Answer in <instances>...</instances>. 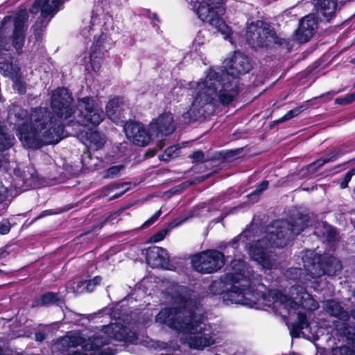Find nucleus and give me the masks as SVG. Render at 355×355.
I'll use <instances>...</instances> for the list:
<instances>
[{"label":"nucleus","instance_id":"11","mask_svg":"<svg viewBox=\"0 0 355 355\" xmlns=\"http://www.w3.org/2000/svg\"><path fill=\"white\" fill-rule=\"evenodd\" d=\"M306 222L300 218L293 219L278 227L275 232H272L271 236L276 247L282 248L288 245L290 241L306 229Z\"/></svg>","mask_w":355,"mask_h":355},{"label":"nucleus","instance_id":"13","mask_svg":"<svg viewBox=\"0 0 355 355\" xmlns=\"http://www.w3.org/2000/svg\"><path fill=\"white\" fill-rule=\"evenodd\" d=\"M149 128L155 137L172 135L176 129L173 114L170 112H163L149 123Z\"/></svg>","mask_w":355,"mask_h":355},{"label":"nucleus","instance_id":"48","mask_svg":"<svg viewBox=\"0 0 355 355\" xmlns=\"http://www.w3.org/2000/svg\"><path fill=\"white\" fill-rule=\"evenodd\" d=\"M116 349H112V347H107L103 349L101 352L97 354L94 352L91 354V355H114L115 354Z\"/></svg>","mask_w":355,"mask_h":355},{"label":"nucleus","instance_id":"64","mask_svg":"<svg viewBox=\"0 0 355 355\" xmlns=\"http://www.w3.org/2000/svg\"><path fill=\"white\" fill-rule=\"evenodd\" d=\"M119 214L117 212L111 213L109 216L106 218V220H113L115 219L117 216H119Z\"/></svg>","mask_w":355,"mask_h":355},{"label":"nucleus","instance_id":"3","mask_svg":"<svg viewBox=\"0 0 355 355\" xmlns=\"http://www.w3.org/2000/svg\"><path fill=\"white\" fill-rule=\"evenodd\" d=\"M178 306L162 309L155 315V322L175 330L193 335L191 347L203 349L216 343L211 327L204 322V316L196 313L198 302L190 297L180 295L176 299Z\"/></svg>","mask_w":355,"mask_h":355},{"label":"nucleus","instance_id":"53","mask_svg":"<svg viewBox=\"0 0 355 355\" xmlns=\"http://www.w3.org/2000/svg\"><path fill=\"white\" fill-rule=\"evenodd\" d=\"M9 248H10V245H6L0 248V259L2 258H5L8 255H9L10 252L8 251Z\"/></svg>","mask_w":355,"mask_h":355},{"label":"nucleus","instance_id":"14","mask_svg":"<svg viewBox=\"0 0 355 355\" xmlns=\"http://www.w3.org/2000/svg\"><path fill=\"white\" fill-rule=\"evenodd\" d=\"M128 137L132 139V142L139 146H146L154 137L150 129H146L143 123L138 121L127 123L124 127Z\"/></svg>","mask_w":355,"mask_h":355},{"label":"nucleus","instance_id":"45","mask_svg":"<svg viewBox=\"0 0 355 355\" xmlns=\"http://www.w3.org/2000/svg\"><path fill=\"white\" fill-rule=\"evenodd\" d=\"M337 353H338V355H355V349L343 345L340 347L338 351L335 350V354H337Z\"/></svg>","mask_w":355,"mask_h":355},{"label":"nucleus","instance_id":"37","mask_svg":"<svg viewBox=\"0 0 355 355\" xmlns=\"http://www.w3.org/2000/svg\"><path fill=\"white\" fill-rule=\"evenodd\" d=\"M13 82V84L15 87V89L17 90L18 93L20 94H24L26 92V84L23 79L22 73L11 80Z\"/></svg>","mask_w":355,"mask_h":355},{"label":"nucleus","instance_id":"4","mask_svg":"<svg viewBox=\"0 0 355 355\" xmlns=\"http://www.w3.org/2000/svg\"><path fill=\"white\" fill-rule=\"evenodd\" d=\"M34 108L31 114V122H24L17 128V135L23 146L28 149L37 150L44 146L56 144L62 140L60 137L59 128H55L45 124V127H40L36 124L33 119Z\"/></svg>","mask_w":355,"mask_h":355},{"label":"nucleus","instance_id":"10","mask_svg":"<svg viewBox=\"0 0 355 355\" xmlns=\"http://www.w3.org/2000/svg\"><path fill=\"white\" fill-rule=\"evenodd\" d=\"M275 35L270 25L262 20L250 23L246 28L245 34L247 43L252 49L264 48L268 46L267 40Z\"/></svg>","mask_w":355,"mask_h":355},{"label":"nucleus","instance_id":"56","mask_svg":"<svg viewBox=\"0 0 355 355\" xmlns=\"http://www.w3.org/2000/svg\"><path fill=\"white\" fill-rule=\"evenodd\" d=\"M6 198V189L0 182V203H2Z\"/></svg>","mask_w":355,"mask_h":355},{"label":"nucleus","instance_id":"26","mask_svg":"<svg viewBox=\"0 0 355 355\" xmlns=\"http://www.w3.org/2000/svg\"><path fill=\"white\" fill-rule=\"evenodd\" d=\"M326 311L331 315L338 318L340 320L344 319L347 313L340 306V303L334 300H329L326 302Z\"/></svg>","mask_w":355,"mask_h":355},{"label":"nucleus","instance_id":"18","mask_svg":"<svg viewBox=\"0 0 355 355\" xmlns=\"http://www.w3.org/2000/svg\"><path fill=\"white\" fill-rule=\"evenodd\" d=\"M64 303V301L62 298L60 293L47 291L38 297H35L31 306V308L47 307L53 305L62 306Z\"/></svg>","mask_w":355,"mask_h":355},{"label":"nucleus","instance_id":"59","mask_svg":"<svg viewBox=\"0 0 355 355\" xmlns=\"http://www.w3.org/2000/svg\"><path fill=\"white\" fill-rule=\"evenodd\" d=\"M227 216V213H223L221 214L217 218H214L212 220H211V223H221L224 219Z\"/></svg>","mask_w":355,"mask_h":355},{"label":"nucleus","instance_id":"39","mask_svg":"<svg viewBox=\"0 0 355 355\" xmlns=\"http://www.w3.org/2000/svg\"><path fill=\"white\" fill-rule=\"evenodd\" d=\"M168 230L167 228L162 229L153 235L149 239L150 243H157L164 239L166 234H168Z\"/></svg>","mask_w":355,"mask_h":355},{"label":"nucleus","instance_id":"40","mask_svg":"<svg viewBox=\"0 0 355 355\" xmlns=\"http://www.w3.org/2000/svg\"><path fill=\"white\" fill-rule=\"evenodd\" d=\"M123 165H116L110 166L106 171V177L107 178H114L117 177L120 175L121 171L124 169Z\"/></svg>","mask_w":355,"mask_h":355},{"label":"nucleus","instance_id":"34","mask_svg":"<svg viewBox=\"0 0 355 355\" xmlns=\"http://www.w3.org/2000/svg\"><path fill=\"white\" fill-rule=\"evenodd\" d=\"M241 237V234L237 235L236 236L234 237L228 243H225L223 244H221L219 247L220 250H222L224 252L223 253H228V251H226L227 249L229 247L232 248V253L234 254L235 250H237L239 247V242Z\"/></svg>","mask_w":355,"mask_h":355},{"label":"nucleus","instance_id":"43","mask_svg":"<svg viewBox=\"0 0 355 355\" xmlns=\"http://www.w3.org/2000/svg\"><path fill=\"white\" fill-rule=\"evenodd\" d=\"M189 157L193 159V163L202 162L205 157V154L201 150H195L193 152L191 155Z\"/></svg>","mask_w":355,"mask_h":355},{"label":"nucleus","instance_id":"21","mask_svg":"<svg viewBox=\"0 0 355 355\" xmlns=\"http://www.w3.org/2000/svg\"><path fill=\"white\" fill-rule=\"evenodd\" d=\"M12 58H11L10 60H6L0 62V71H2L3 76L9 78L10 80L21 73V68L17 64L13 63Z\"/></svg>","mask_w":355,"mask_h":355},{"label":"nucleus","instance_id":"61","mask_svg":"<svg viewBox=\"0 0 355 355\" xmlns=\"http://www.w3.org/2000/svg\"><path fill=\"white\" fill-rule=\"evenodd\" d=\"M237 150H229L227 152L225 153V155L223 156L224 158H231V157H233L234 156H236L237 155Z\"/></svg>","mask_w":355,"mask_h":355},{"label":"nucleus","instance_id":"57","mask_svg":"<svg viewBox=\"0 0 355 355\" xmlns=\"http://www.w3.org/2000/svg\"><path fill=\"white\" fill-rule=\"evenodd\" d=\"M146 16L148 18L151 19L158 21V22L160 21L157 13L151 12L150 10H146Z\"/></svg>","mask_w":355,"mask_h":355},{"label":"nucleus","instance_id":"27","mask_svg":"<svg viewBox=\"0 0 355 355\" xmlns=\"http://www.w3.org/2000/svg\"><path fill=\"white\" fill-rule=\"evenodd\" d=\"M180 146L179 145H173L166 148L162 155L159 156V159L162 161L169 162L171 159H174L179 156Z\"/></svg>","mask_w":355,"mask_h":355},{"label":"nucleus","instance_id":"36","mask_svg":"<svg viewBox=\"0 0 355 355\" xmlns=\"http://www.w3.org/2000/svg\"><path fill=\"white\" fill-rule=\"evenodd\" d=\"M254 254L257 256L256 259L261 262L264 268H270V260L266 254L263 252L262 248H256L254 251Z\"/></svg>","mask_w":355,"mask_h":355},{"label":"nucleus","instance_id":"24","mask_svg":"<svg viewBox=\"0 0 355 355\" xmlns=\"http://www.w3.org/2000/svg\"><path fill=\"white\" fill-rule=\"evenodd\" d=\"M310 322L308 321L306 314L304 312L297 313V321L293 323L291 329V335L293 337H298L300 333L306 328L309 327Z\"/></svg>","mask_w":355,"mask_h":355},{"label":"nucleus","instance_id":"9","mask_svg":"<svg viewBox=\"0 0 355 355\" xmlns=\"http://www.w3.org/2000/svg\"><path fill=\"white\" fill-rule=\"evenodd\" d=\"M224 4H219L218 7L209 4V2L196 1L193 5V10L195 11L198 18L204 22L208 23L211 26L216 28L217 31L222 34L226 33L228 26L220 17L223 15L225 8Z\"/></svg>","mask_w":355,"mask_h":355},{"label":"nucleus","instance_id":"5","mask_svg":"<svg viewBox=\"0 0 355 355\" xmlns=\"http://www.w3.org/2000/svg\"><path fill=\"white\" fill-rule=\"evenodd\" d=\"M101 334H95L82 342V347L85 351H98L102 347L109 345L110 339L125 343H132L137 339V334L130 327L120 322H111L102 327Z\"/></svg>","mask_w":355,"mask_h":355},{"label":"nucleus","instance_id":"52","mask_svg":"<svg viewBox=\"0 0 355 355\" xmlns=\"http://www.w3.org/2000/svg\"><path fill=\"white\" fill-rule=\"evenodd\" d=\"M46 338V334L42 331H38L35 333V339L37 342H42Z\"/></svg>","mask_w":355,"mask_h":355},{"label":"nucleus","instance_id":"54","mask_svg":"<svg viewBox=\"0 0 355 355\" xmlns=\"http://www.w3.org/2000/svg\"><path fill=\"white\" fill-rule=\"evenodd\" d=\"M303 298L304 297L302 296L300 302H296L294 299H291L290 306L293 309H298L300 306H304Z\"/></svg>","mask_w":355,"mask_h":355},{"label":"nucleus","instance_id":"16","mask_svg":"<svg viewBox=\"0 0 355 355\" xmlns=\"http://www.w3.org/2000/svg\"><path fill=\"white\" fill-rule=\"evenodd\" d=\"M320 20L330 21L336 15L337 0H311Z\"/></svg>","mask_w":355,"mask_h":355},{"label":"nucleus","instance_id":"62","mask_svg":"<svg viewBox=\"0 0 355 355\" xmlns=\"http://www.w3.org/2000/svg\"><path fill=\"white\" fill-rule=\"evenodd\" d=\"M345 96L347 99L349 104H351L355 101V92L348 94L345 95Z\"/></svg>","mask_w":355,"mask_h":355},{"label":"nucleus","instance_id":"22","mask_svg":"<svg viewBox=\"0 0 355 355\" xmlns=\"http://www.w3.org/2000/svg\"><path fill=\"white\" fill-rule=\"evenodd\" d=\"M230 283L225 275L223 277L212 281L209 286V291L214 295H222L223 297L227 292Z\"/></svg>","mask_w":355,"mask_h":355},{"label":"nucleus","instance_id":"20","mask_svg":"<svg viewBox=\"0 0 355 355\" xmlns=\"http://www.w3.org/2000/svg\"><path fill=\"white\" fill-rule=\"evenodd\" d=\"M243 281L245 282V297L243 301L241 302V304L251 308L254 307L258 304L260 293L254 291L250 279H243Z\"/></svg>","mask_w":355,"mask_h":355},{"label":"nucleus","instance_id":"28","mask_svg":"<svg viewBox=\"0 0 355 355\" xmlns=\"http://www.w3.org/2000/svg\"><path fill=\"white\" fill-rule=\"evenodd\" d=\"M269 187V181L264 180L256 186V189L249 193L247 197L253 200V202H258L259 196Z\"/></svg>","mask_w":355,"mask_h":355},{"label":"nucleus","instance_id":"55","mask_svg":"<svg viewBox=\"0 0 355 355\" xmlns=\"http://www.w3.org/2000/svg\"><path fill=\"white\" fill-rule=\"evenodd\" d=\"M158 150L157 148H148L144 154L146 158H151L155 156Z\"/></svg>","mask_w":355,"mask_h":355},{"label":"nucleus","instance_id":"8","mask_svg":"<svg viewBox=\"0 0 355 355\" xmlns=\"http://www.w3.org/2000/svg\"><path fill=\"white\" fill-rule=\"evenodd\" d=\"M310 259L307 264H304V267L315 277L323 275L336 276L343 268L340 261L332 255L314 254Z\"/></svg>","mask_w":355,"mask_h":355},{"label":"nucleus","instance_id":"31","mask_svg":"<svg viewBox=\"0 0 355 355\" xmlns=\"http://www.w3.org/2000/svg\"><path fill=\"white\" fill-rule=\"evenodd\" d=\"M306 105H302L297 106V107H295L294 109L288 111L282 117L275 121L274 123L275 124H278V123L288 121V120L298 116L302 112H303L304 110H306Z\"/></svg>","mask_w":355,"mask_h":355},{"label":"nucleus","instance_id":"47","mask_svg":"<svg viewBox=\"0 0 355 355\" xmlns=\"http://www.w3.org/2000/svg\"><path fill=\"white\" fill-rule=\"evenodd\" d=\"M161 214V209L157 211L150 218L144 222V223L142 225V227H148L153 225L159 218Z\"/></svg>","mask_w":355,"mask_h":355},{"label":"nucleus","instance_id":"1","mask_svg":"<svg viewBox=\"0 0 355 355\" xmlns=\"http://www.w3.org/2000/svg\"><path fill=\"white\" fill-rule=\"evenodd\" d=\"M252 67L248 56L236 51L226 73H220L209 69L202 85H198L199 90L189 110L182 114L183 123L188 125L206 118L211 113L208 107L215 104L216 98L223 105L233 102L242 90L238 78L249 73Z\"/></svg>","mask_w":355,"mask_h":355},{"label":"nucleus","instance_id":"7","mask_svg":"<svg viewBox=\"0 0 355 355\" xmlns=\"http://www.w3.org/2000/svg\"><path fill=\"white\" fill-rule=\"evenodd\" d=\"M194 270L202 274H211L225 265L224 253L217 250H207L191 257Z\"/></svg>","mask_w":355,"mask_h":355},{"label":"nucleus","instance_id":"42","mask_svg":"<svg viewBox=\"0 0 355 355\" xmlns=\"http://www.w3.org/2000/svg\"><path fill=\"white\" fill-rule=\"evenodd\" d=\"M11 225L8 219H3L0 221V234L5 235L9 233Z\"/></svg>","mask_w":355,"mask_h":355},{"label":"nucleus","instance_id":"60","mask_svg":"<svg viewBox=\"0 0 355 355\" xmlns=\"http://www.w3.org/2000/svg\"><path fill=\"white\" fill-rule=\"evenodd\" d=\"M204 2H209L211 5L218 7L219 4H224L223 0H203Z\"/></svg>","mask_w":355,"mask_h":355},{"label":"nucleus","instance_id":"25","mask_svg":"<svg viewBox=\"0 0 355 355\" xmlns=\"http://www.w3.org/2000/svg\"><path fill=\"white\" fill-rule=\"evenodd\" d=\"M40 12V15L37 17V19L33 27V33L36 40H40L42 37L44 32L46 31L50 21V19H47L50 15H42V11Z\"/></svg>","mask_w":355,"mask_h":355},{"label":"nucleus","instance_id":"63","mask_svg":"<svg viewBox=\"0 0 355 355\" xmlns=\"http://www.w3.org/2000/svg\"><path fill=\"white\" fill-rule=\"evenodd\" d=\"M345 96L347 99L349 104H351L355 101V92L348 94L345 95Z\"/></svg>","mask_w":355,"mask_h":355},{"label":"nucleus","instance_id":"23","mask_svg":"<svg viewBox=\"0 0 355 355\" xmlns=\"http://www.w3.org/2000/svg\"><path fill=\"white\" fill-rule=\"evenodd\" d=\"M355 150V139H350L341 145L335 146L330 150L332 156L334 157L335 161L340 157L345 155L347 153L352 152Z\"/></svg>","mask_w":355,"mask_h":355},{"label":"nucleus","instance_id":"32","mask_svg":"<svg viewBox=\"0 0 355 355\" xmlns=\"http://www.w3.org/2000/svg\"><path fill=\"white\" fill-rule=\"evenodd\" d=\"M88 140L93 144L95 150H98L103 147L105 144V138L98 131L91 132L88 136Z\"/></svg>","mask_w":355,"mask_h":355},{"label":"nucleus","instance_id":"41","mask_svg":"<svg viewBox=\"0 0 355 355\" xmlns=\"http://www.w3.org/2000/svg\"><path fill=\"white\" fill-rule=\"evenodd\" d=\"M353 175H355V168L350 169L344 176L343 180L340 183V187L341 189H345L348 187V184L350 182Z\"/></svg>","mask_w":355,"mask_h":355},{"label":"nucleus","instance_id":"6","mask_svg":"<svg viewBox=\"0 0 355 355\" xmlns=\"http://www.w3.org/2000/svg\"><path fill=\"white\" fill-rule=\"evenodd\" d=\"M29 15L26 9L17 11L15 15H6L0 21V37L6 30V25L11 20L13 29L10 35L12 46L18 54H21L24 46L26 33L28 28Z\"/></svg>","mask_w":355,"mask_h":355},{"label":"nucleus","instance_id":"29","mask_svg":"<svg viewBox=\"0 0 355 355\" xmlns=\"http://www.w3.org/2000/svg\"><path fill=\"white\" fill-rule=\"evenodd\" d=\"M103 53H99L98 54L97 51H95V50L90 51V64L92 70L96 73L98 72L101 67V62L103 58Z\"/></svg>","mask_w":355,"mask_h":355},{"label":"nucleus","instance_id":"15","mask_svg":"<svg viewBox=\"0 0 355 355\" xmlns=\"http://www.w3.org/2000/svg\"><path fill=\"white\" fill-rule=\"evenodd\" d=\"M317 19L314 17L307 15L300 20L299 27L295 32L296 39L300 43H306L313 36L318 28L317 20H320L315 13ZM327 21L326 20H324Z\"/></svg>","mask_w":355,"mask_h":355},{"label":"nucleus","instance_id":"44","mask_svg":"<svg viewBox=\"0 0 355 355\" xmlns=\"http://www.w3.org/2000/svg\"><path fill=\"white\" fill-rule=\"evenodd\" d=\"M343 334L347 338V343L352 346H355V332H352L349 329L345 328L343 330Z\"/></svg>","mask_w":355,"mask_h":355},{"label":"nucleus","instance_id":"17","mask_svg":"<svg viewBox=\"0 0 355 355\" xmlns=\"http://www.w3.org/2000/svg\"><path fill=\"white\" fill-rule=\"evenodd\" d=\"M63 3L62 0H35L29 9L31 14L36 15L42 11V15H53Z\"/></svg>","mask_w":355,"mask_h":355},{"label":"nucleus","instance_id":"35","mask_svg":"<svg viewBox=\"0 0 355 355\" xmlns=\"http://www.w3.org/2000/svg\"><path fill=\"white\" fill-rule=\"evenodd\" d=\"M106 35L103 33H101L97 38L96 36H94V42L91 46L90 51L95 50V51H97L98 54L99 53H103L102 51V49L103 46V44L106 40Z\"/></svg>","mask_w":355,"mask_h":355},{"label":"nucleus","instance_id":"58","mask_svg":"<svg viewBox=\"0 0 355 355\" xmlns=\"http://www.w3.org/2000/svg\"><path fill=\"white\" fill-rule=\"evenodd\" d=\"M335 103L340 105H349L346 96L339 97L335 99Z\"/></svg>","mask_w":355,"mask_h":355},{"label":"nucleus","instance_id":"46","mask_svg":"<svg viewBox=\"0 0 355 355\" xmlns=\"http://www.w3.org/2000/svg\"><path fill=\"white\" fill-rule=\"evenodd\" d=\"M337 235H338L337 230L334 227H330L327 230L326 236H327V239L329 242L336 241L337 239Z\"/></svg>","mask_w":355,"mask_h":355},{"label":"nucleus","instance_id":"38","mask_svg":"<svg viewBox=\"0 0 355 355\" xmlns=\"http://www.w3.org/2000/svg\"><path fill=\"white\" fill-rule=\"evenodd\" d=\"M102 282L101 276L97 275L95 276L93 279L89 280H84V284H85L86 291L88 293H91L94 291L96 287Z\"/></svg>","mask_w":355,"mask_h":355},{"label":"nucleus","instance_id":"49","mask_svg":"<svg viewBox=\"0 0 355 355\" xmlns=\"http://www.w3.org/2000/svg\"><path fill=\"white\" fill-rule=\"evenodd\" d=\"M53 214V212L51 211V210L50 209H47V210H44V211H42L41 212L40 214H39L37 216L35 217L29 223V225H32L33 223H35V221H37V220L43 218V217H45V216H50Z\"/></svg>","mask_w":355,"mask_h":355},{"label":"nucleus","instance_id":"2","mask_svg":"<svg viewBox=\"0 0 355 355\" xmlns=\"http://www.w3.org/2000/svg\"><path fill=\"white\" fill-rule=\"evenodd\" d=\"M78 106L86 125L96 127L103 120L105 114L94 99L90 96L78 98L77 105L72 93L64 87H59L53 91L51 98V110L46 107H34L33 119L40 127L44 128L45 124H49L56 131L58 126V134L62 139L65 137L64 128L74 124Z\"/></svg>","mask_w":355,"mask_h":355},{"label":"nucleus","instance_id":"33","mask_svg":"<svg viewBox=\"0 0 355 355\" xmlns=\"http://www.w3.org/2000/svg\"><path fill=\"white\" fill-rule=\"evenodd\" d=\"M120 112L119 98H114L110 100L106 105V113L110 117H117Z\"/></svg>","mask_w":355,"mask_h":355},{"label":"nucleus","instance_id":"50","mask_svg":"<svg viewBox=\"0 0 355 355\" xmlns=\"http://www.w3.org/2000/svg\"><path fill=\"white\" fill-rule=\"evenodd\" d=\"M75 292L78 293L87 292V291H86L85 284H84V280H80L77 282Z\"/></svg>","mask_w":355,"mask_h":355},{"label":"nucleus","instance_id":"12","mask_svg":"<svg viewBox=\"0 0 355 355\" xmlns=\"http://www.w3.org/2000/svg\"><path fill=\"white\" fill-rule=\"evenodd\" d=\"M226 278L230 282L227 292L224 293L223 300L226 304H241L245 297V282L243 279H248L242 273H227Z\"/></svg>","mask_w":355,"mask_h":355},{"label":"nucleus","instance_id":"51","mask_svg":"<svg viewBox=\"0 0 355 355\" xmlns=\"http://www.w3.org/2000/svg\"><path fill=\"white\" fill-rule=\"evenodd\" d=\"M274 43L278 46H284L288 44L287 41L284 38L279 37L275 35H273L272 37Z\"/></svg>","mask_w":355,"mask_h":355},{"label":"nucleus","instance_id":"19","mask_svg":"<svg viewBox=\"0 0 355 355\" xmlns=\"http://www.w3.org/2000/svg\"><path fill=\"white\" fill-rule=\"evenodd\" d=\"M146 260L153 264L162 266L168 260L167 250L162 247H149L146 250Z\"/></svg>","mask_w":355,"mask_h":355},{"label":"nucleus","instance_id":"30","mask_svg":"<svg viewBox=\"0 0 355 355\" xmlns=\"http://www.w3.org/2000/svg\"><path fill=\"white\" fill-rule=\"evenodd\" d=\"M334 157L332 156L330 151L328 153V154L322 157H320L315 161L313 162L312 163L306 165V166L303 167L302 168V171H304V170H310V168L312 166H315V168H320L323 165H324L327 163L334 162Z\"/></svg>","mask_w":355,"mask_h":355}]
</instances>
